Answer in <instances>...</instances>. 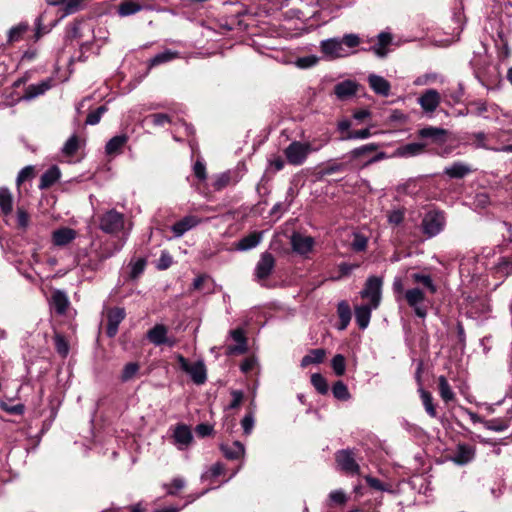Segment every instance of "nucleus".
<instances>
[{
	"label": "nucleus",
	"mask_w": 512,
	"mask_h": 512,
	"mask_svg": "<svg viewBox=\"0 0 512 512\" xmlns=\"http://www.w3.org/2000/svg\"><path fill=\"white\" fill-rule=\"evenodd\" d=\"M319 57L315 55H307L297 58L295 64L301 69H307L315 66L319 62Z\"/></svg>",
	"instance_id": "obj_52"
},
{
	"label": "nucleus",
	"mask_w": 512,
	"mask_h": 512,
	"mask_svg": "<svg viewBox=\"0 0 512 512\" xmlns=\"http://www.w3.org/2000/svg\"><path fill=\"white\" fill-rule=\"evenodd\" d=\"M61 173L57 166L50 167L47 171H45L41 178L39 183L40 189H47L51 187L53 184H55L58 179L60 178Z\"/></svg>",
	"instance_id": "obj_33"
},
{
	"label": "nucleus",
	"mask_w": 512,
	"mask_h": 512,
	"mask_svg": "<svg viewBox=\"0 0 512 512\" xmlns=\"http://www.w3.org/2000/svg\"><path fill=\"white\" fill-rule=\"evenodd\" d=\"M378 148H379L378 144L368 143V144L362 145L360 147H357V148L351 150L348 153V157L351 160L367 159L366 164H372V163L378 162V161L386 158L385 152H378L374 156L370 157V155L372 153H374L375 151H377Z\"/></svg>",
	"instance_id": "obj_6"
},
{
	"label": "nucleus",
	"mask_w": 512,
	"mask_h": 512,
	"mask_svg": "<svg viewBox=\"0 0 512 512\" xmlns=\"http://www.w3.org/2000/svg\"><path fill=\"white\" fill-rule=\"evenodd\" d=\"M0 408L11 415H22L25 412V406L22 403L11 405L8 401H0Z\"/></svg>",
	"instance_id": "obj_48"
},
{
	"label": "nucleus",
	"mask_w": 512,
	"mask_h": 512,
	"mask_svg": "<svg viewBox=\"0 0 512 512\" xmlns=\"http://www.w3.org/2000/svg\"><path fill=\"white\" fill-rule=\"evenodd\" d=\"M411 278L415 283L422 284L431 294L436 293L437 286L433 282V279L430 275L414 273L411 275Z\"/></svg>",
	"instance_id": "obj_40"
},
{
	"label": "nucleus",
	"mask_w": 512,
	"mask_h": 512,
	"mask_svg": "<svg viewBox=\"0 0 512 512\" xmlns=\"http://www.w3.org/2000/svg\"><path fill=\"white\" fill-rule=\"evenodd\" d=\"M140 365L137 362L127 363L122 370L120 379L122 382H128L132 380L139 372Z\"/></svg>",
	"instance_id": "obj_42"
},
{
	"label": "nucleus",
	"mask_w": 512,
	"mask_h": 512,
	"mask_svg": "<svg viewBox=\"0 0 512 512\" xmlns=\"http://www.w3.org/2000/svg\"><path fill=\"white\" fill-rule=\"evenodd\" d=\"M335 460L338 467L347 474H358L360 467L355 461L352 450L343 449L335 454Z\"/></svg>",
	"instance_id": "obj_11"
},
{
	"label": "nucleus",
	"mask_w": 512,
	"mask_h": 512,
	"mask_svg": "<svg viewBox=\"0 0 512 512\" xmlns=\"http://www.w3.org/2000/svg\"><path fill=\"white\" fill-rule=\"evenodd\" d=\"M326 143L327 140L318 142H301L295 140L284 149V155L289 164L300 166L305 163L310 153L319 151Z\"/></svg>",
	"instance_id": "obj_3"
},
{
	"label": "nucleus",
	"mask_w": 512,
	"mask_h": 512,
	"mask_svg": "<svg viewBox=\"0 0 512 512\" xmlns=\"http://www.w3.org/2000/svg\"><path fill=\"white\" fill-rule=\"evenodd\" d=\"M178 364L184 372L190 375L192 381L197 385H202L206 382L207 373L206 367L202 361L190 363L182 355L177 356Z\"/></svg>",
	"instance_id": "obj_5"
},
{
	"label": "nucleus",
	"mask_w": 512,
	"mask_h": 512,
	"mask_svg": "<svg viewBox=\"0 0 512 512\" xmlns=\"http://www.w3.org/2000/svg\"><path fill=\"white\" fill-rule=\"evenodd\" d=\"M362 43L358 34L348 33L342 37H333L320 41L319 49L326 60L345 58L355 53V48Z\"/></svg>",
	"instance_id": "obj_2"
},
{
	"label": "nucleus",
	"mask_w": 512,
	"mask_h": 512,
	"mask_svg": "<svg viewBox=\"0 0 512 512\" xmlns=\"http://www.w3.org/2000/svg\"><path fill=\"white\" fill-rule=\"evenodd\" d=\"M146 261L145 259L136 260L131 266V277L137 278L141 273H143L145 269Z\"/></svg>",
	"instance_id": "obj_62"
},
{
	"label": "nucleus",
	"mask_w": 512,
	"mask_h": 512,
	"mask_svg": "<svg viewBox=\"0 0 512 512\" xmlns=\"http://www.w3.org/2000/svg\"><path fill=\"white\" fill-rule=\"evenodd\" d=\"M100 229L107 234H116L123 231V237L119 242L113 243L112 247H105L104 251L99 255L101 261L106 260L124 247L126 240L131 231V223L126 228V219L124 214L115 209H110L100 217Z\"/></svg>",
	"instance_id": "obj_1"
},
{
	"label": "nucleus",
	"mask_w": 512,
	"mask_h": 512,
	"mask_svg": "<svg viewBox=\"0 0 512 512\" xmlns=\"http://www.w3.org/2000/svg\"><path fill=\"white\" fill-rule=\"evenodd\" d=\"M254 414L252 412L247 413L241 420V426L245 435H249L254 428Z\"/></svg>",
	"instance_id": "obj_56"
},
{
	"label": "nucleus",
	"mask_w": 512,
	"mask_h": 512,
	"mask_svg": "<svg viewBox=\"0 0 512 512\" xmlns=\"http://www.w3.org/2000/svg\"><path fill=\"white\" fill-rule=\"evenodd\" d=\"M373 309L375 308L372 304L355 307V321L360 329L364 330L368 327Z\"/></svg>",
	"instance_id": "obj_28"
},
{
	"label": "nucleus",
	"mask_w": 512,
	"mask_h": 512,
	"mask_svg": "<svg viewBox=\"0 0 512 512\" xmlns=\"http://www.w3.org/2000/svg\"><path fill=\"white\" fill-rule=\"evenodd\" d=\"M78 138L75 135H72L64 144L62 148V153L66 156H72L78 150Z\"/></svg>",
	"instance_id": "obj_53"
},
{
	"label": "nucleus",
	"mask_w": 512,
	"mask_h": 512,
	"mask_svg": "<svg viewBox=\"0 0 512 512\" xmlns=\"http://www.w3.org/2000/svg\"><path fill=\"white\" fill-rule=\"evenodd\" d=\"M128 141V136L125 134L116 135L112 137L105 146V152L107 155H117L119 154L123 147L126 145Z\"/></svg>",
	"instance_id": "obj_31"
},
{
	"label": "nucleus",
	"mask_w": 512,
	"mask_h": 512,
	"mask_svg": "<svg viewBox=\"0 0 512 512\" xmlns=\"http://www.w3.org/2000/svg\"><path fill=\"white\" fill-rule=\"evenodd\" d=\"M263 232H252L249 235L241 238L237 244L236 249L239 251H248L257 247L262 240Z\"/></svg>",
	"instance_id": "obj_29"
},
{
	"label": "nucleus",
	"mask_w": 512,
	"mask_h": 512,
	"mask_svg": "<svg viewBox=\"0 0 512 512\" xmlns=\"http://www.w3.org/2000/svg\"><path fill=\"white\" fill-rule=\"evenodd\" d=\"M55 348L57 352L65 357L69 352V346L63 336L57 334L54 338Z\"/></svg>",
	"instance_id": "obj_58"
},
{
	"label": "nucleus",
	"mask_w": 512,
	"mask_h": 512,
	"mask_svg": "<svg viewBox=\"0 0 512 512\" xmlns=\"http://www.w3.org/2000/svg\"><path fill=\"white\" fill-rule=\"evenodd\" d=\"M77 236V232L69 227H61L52 232L51 240L54 246L64 247L70 244Z\"/></svg>",
	"instance_id": "obj_18"
},
{
	"label": "nucleus",
	"mask_w": 512,
	"mask_h": 512,
	"mask_svg": "<svg viewBox=\"0 0 512 512\" xmlns=\"http://www.w3.org/2000/svg\"><path fill=\"white\" fill-rule=\"evenodd\" d=\"M107 335L114 337L118 332V326L125 318V311L122 308H114L108 312Z\"/></svg>",
	"instance_id": "obj_22"
},
{
	"label": "nucleus",
	"mask_w": 512,
	"mask_h": 512,
	"mask_svg": "<svg viewBox=\"0 0 512 512\" xmlns=\"http://www.w3.org/2000/svg\"><path fill=\"white\" fill-rule=\"evenodd\" d=\"M186 485V481L182 477H175L172 479L171 484H165L164 488L168 495L174 496L177 492L183 489Z\"/></svg>",
	"instance_id": "obj_47"
},
{
	"label": "nucleus",
	"mask_w": 512,
	"mask_h": 512,
	"mask_svg": "<svg viewBox=\"0 0 512 512\" xmlns=\"http://www.w3.org/2000/svg\"><path fill=\"white\" fill-rule=\"evenodd\" d=\"M51 88L50 80H44L36 84H31L25 89L23 95L24 100H32L40 95H43Z\"/></svg>",
	"instance_id": "obj_30"
},
{
	"label": "nucleus",
	"mask_w": 512,
	"mask_h": 512,
	"mask_svg": "<svg viewBox=\"0 0 512 512\" xmlns=\"http://www.w3.org/2000/svg\"><path fill=\"white\" fill-rule=\"evenodd\" d=\"M358 84L352 80H344L334 87V93L338 99L344 100L357 93Z\"/></svg>",
	"instance_id": "obj_25"
},
{
	"label": "nucleus",
	"mask_w": 512,
	"mask_h": 512,
	"mask_svg": "<svg viewBox=\"0 0 512 512\" xmlns=\"http://www.w3.org/2000/svg\"><path fill=\"white\" fill-rule=\"evenodd\" d=\"M232 339L236 342L235 345L227 347L226 353L228 355L243 354L247 350L246 337L242 329H235L230 332Z\"/></svg>",
	"instance_id": "obj_23"
},
{
	"label": "nucleus",
	"mask_w": 512,
	"mask_h": 512,
	"mask_svg": "<svg viewBox=\"0 0 512 512\" xmlns=\"http://www.w3.org/2000/svg\"><path fill=\"white\" fill-rule=\"evenodd\" d=\"M446 225L445 214L440 210L428 211L421 222V228L424 235L428 238L437 236L444 230Z\"/></svg>",
	"instance_id": "obj_4"
},
{
	"label": "nucleus",
	"mask_w": 512,
	"mask_h": 512,
	"mask_svg": "<svg viewBox=\"0 0 512 512\" xmlns=\"http://www.w3.org/2000/svg\"><path fill=\"white\" fill-rule=\"evenodd\" d=\"M70 302L65 292L56 290L52 293L50 305L58 315H64Z\"/></svg>",
	"instance_id": "obj_26"
},
{
	"label": "nucleus",
	"mask_w": 512,
	"mask_h": 512,
	"mask_svg": "<svg viewBox=\"0 0 512 512\" xmlns=\"http://www.w3.org/2000/svg\"><path fill=\"white\" fill-rule=\"evenodd\" d=\"M333 396L341 401H346L350 399L351 395L348 391L346 384L342 381H337L332 387Z\"/></svg>",
	"instance_id": "obj_44"
},
{
	"label": "nucleus",
	"mask_w": 512,
	"mask_h": 512,
	"mask_svg": "<svg viewBox=\"0 0 512 512\" xmlns=\"http://www.w3.org/2000/svg\"><path fill=\"white\" fill-rule=\"evenodd\" d=\"M371 136L369 128H364L355 131H348L347 134L341 136V140H355V139H367Z\"/></svg>",
	"instance_id": "obj_49"
},
{
	"label": "nucleus",
	"mask_w": 512,
	"mask_h": 512,
	"mask_svg": "<svg viewBox=\"0 0 512 512\" xmlns=\"http://www.w3.org/2000/svg\"><path fill=\"white\" fill-rule=\"evenodd\" d=\"M275 267V258L270 252H263L254 269L255 280L259 283L266 281Z\"/></svg>",
	"instance_id": "obj_7"
},
{
	"label": "nucleus",
	"mask_w": 512,
	"mask_h": 512,
	"mask_svg": "<svg viewBox=\"0 0 512 512\" xmlns=\"http://www.w3.org/2000/svg\"><path fill=\"white\" fill-rule=\"evenodd\" d=\"M329 500L336 505H344L347 502V496L343 490H333L329 493Z\"/></svg>",
	"instance_id": "obj_57"
},
{
	"label": "nucleus",
	"mask_w": 512,
	"mask_h": 512,
	"mask_svg": "<svg viewBox=\"0 0 512 512\" xmlns=\"http://www.w3.org/2000/svg\"><path fill=\"white\" fill-rule=\"evenodd\" d=\"M424 145L421 143H408L398 148L397 152L402 157H411L423 152Z\"/></svg>",
	"instance_id": "obj_39"
},
{
	"label": "nucleus",
	"mask_w": 512,
	"mask_h": 512,
	"mask_svg": "<svg viewBox=\"0 0 512 512\" xmlns=\"http://www.w3.org/2000/svg\"><path fill=\"white\" fill-rule=\"evenodd\" d=\"M438 388L440 397L444 402L448 403L454 400L455 393L453 392L445 376L438 377Z\"/></svg>",
	"instance_id": "obj_37"
},
{
	"label": "nucleus",
	"mask_w": 512,
	"mask_h": 512,
	"mask_svg": "<svg viewBox=\"0 0 512 512\" xmlns=\"http://www.w3.org/2000/svg\"><path fill=\"white\" fill-rule=\"evenodd\" d=\"M225 467L221 462L213 464L205 473L202 475V479H215L224 473Z\"/></svg>",
	"instance_id": "obj_50"
},
{
	"label": "nucleus",
	"mask_w": 512,
	"mask_h": 512,
	"mask_svg": "<svg viewBox=\"0 0 512 512\" xmlns=\"http://www.w3.org/2000/svg\"><path fill=\"white\" fill-rule=\"evenodd\" d=\"M241 177L238 170H227L214 176L212 186L215 191H221L230 185H236Z\"/></svg>",
	"instance_id": "obj_12"
},
{
	"label": "nucleus",
	"mask_w": 512,
	"mask_h": 512,
	"mask_svg": "<svg viewBox=\"0 0 512 512\" xmlns=\"http://www.w3.org/2000/svg\"><path fill=\"white\" fill-rule=\"evenodd\" d=\"M201 223V219L194 215H187L174 223L171 227V231L175 238L182 237L186 232L196 227Z\"/></svg>",
	"instance_id": "obj_15"
},
{
	"label": "nucleus",
	"mask_w": 512,
	"mask_h": 512,
	"mask_svg": "<svg viewBox=\"0 0 512 512\" xmlns=\"http://www.w3.org/2000/svg\"><path fill=\"white\" fill-rule=\"evenodd\" d=\"M473 171V168L469 164L462 161H455L444 168L443 174L450 179H463Z\"/></svg>",
	"instance_id": "obj_17"
},
{
	"label": "nucleus",
	"mask_w": 512,
	"mask_h": 512,
	"mask_svg": "<svg viewBox=\"0 0 512 512\" xmlns=\"http://www.w3.org/2000/svg\"><path fill=\"white\" fill-rule=\"evenodd\" d=\"M17 222L18 226L22 229H26L29 225V215L23 208L17 209Z\"/></svg>",
	"instance_id": "obj_63"
},
{
	"label": "nucleus",
	"mask_w": 512,
	"mask_h": 512,
	"mask_svg": "<svg viewBox=\"0 0 512 512\" xmlns=\"http://www.w3.org/2000/svg\"><path fill=\"white\" fill-rule=\"evenodd\" d=\"M315 241L310 236H303L294 233L291 237V246L295 253L301 256H307L313 249Z\"/></svg>",
	"instance_id": "obj_14"
},
{
	"label": "nucleus",
	"mask_w": 512,
	"mask_h": 512,
	"mask_svg": "<svg viewBox=\"0 0 512 512\" xmlns=\"http://www.w3.org/2000/svg\"><path fill=\"white\" fill-rule=\"evenodd\" d=\"M171 264H172V257L169 254V252L162 251L160 258L158 259V262H157V268L159 270H165V269L169 268L171 266Z\"/></svg>",
	"instance_id": "obj_61"
},
{
	"label": "nucleus",
	"mask_w": 512,
	"mask_h": 512,
	"mask_svg": "<svg viewBox=\"0 0 512 512\" xmlns=\"http://www.w3.org/2000/svg\"><path fill=\"white\" fill-rule=\"evenodd\" d=\"M483 426L490 431L502 432L508 429L509 422L501 418H494L483 421Z\"/></svg>",
	"instance_id": "obj_41"
},
{
	"label": "nucleus",
	"mask_w": 512,
	"mask_h": 512,
	"mask_svg": "<svg viewBox=\"0 0 512 512\" xmlns=\"http://www.w3.org/2000/svg\"><path fill=\"white\" fill-rule=\"evenodd\" d=\"M440 94L435 89L426 90L419 98L418 103L426 113H432L440 104Z\"/></svg>",
	"instance_id": "obj_16"
},
{
	"label": "nucleus",
	"mask_w": 512,
	"mask_h": 512,
	"mask_svg": "<svg viewBox=\"0 0 512 512\" xmlns=\"http://www.w3.org/2000/svg\"><path fill=\"white\" fill-rule=\"evenodd\" d=\"M311 383L318 393L324 395L328 392V384L326 379L319 373H314L311 376Z\"/></svg>",
	"instance_id": "obj_45"
},
{
	"label": "nucleus",
	"mask_w": 512,
	"mask_h": 512,
	"mask_svg": "<svg viewBox=\"0 0 512 512\" xmlns=\"http://www.w3.org/2000/svg\"><path fill=\"white\" fill-rule=\"evenodd\" d=\"M382 283V278L371 276L366 280L365 287L361 291V297L368 298L374 308L380 304Z\"/></svg>",
	"instance_id": "obj_9"
},
{
	"label": "nucleus",
	"mask_w": 512,
	"mask_h": 512,
	"mask_svg": "<svg viewBox=\"0 0 512 512\" xmlns=\"http://www.w3.org/2000/svg\"><path fill=\"white\" fill-rule=\"evenodd\" d=\"M193 172L199 181L203 182L207 179L206 165L202 159H197L194 163Z\"/></svg>",
	"instance_id": "obj_54"
},
{
	"label": "nucleus",
	"mask_w": 512,
	"mask_h": 512,
	"mask_svg": "<svg viewBox=\"0 0 512 512\" xmlns=\"http://www.w3.org/2000/svg\"><path fill=\"white\" fill-rule=\"evenodd\" d=\"M326 351L322 348L312 349L301 360V367L305 368L311 364H320L323 362Z\"/></svg>",
	"instance_id": "obj_35"
},
{
	"label": "nucleus",
	"mask_w": 512,
	"mask_h": 512,
	"mask_svg": "<svg viewBox=\"0 0 512 512\" xmlns=\"http://www.w3.org/2000/svg\"><path fill=\"white\" fill-rule=\"evenodd\" d=\"M141 5L133 2L127 1L123 2L118 7V14L122 17L133 15L141 10Z\"/></svg>",
	"instance_id": "obj_43"
},
{
	"label": "nucleus",
	"mask_w": 512,
	"mask_h": 512,
	"mask_svg": "<svg viewBox=\"0 0 512 512\" xmlns=\"http://www.w3.org/2000/svg\"><path fill=\"white\" fill-rule=\"evenodd\" d=\"M493 272L499 277H507L512 274V254L501 256L493 266Z\"/></svg>",
	"instance_id": "obj_32"
},
{
	"label": "nucleus",
	"mask_w": 512,
	"mask_h": 512,
	"mask_svg": "<svg viewBox=\"0 0 512 512\" xmlns=\"http://www.w3.org/2000/svg\"><path fill=\"white\" fill-rule=\"evenodd\" d=\"M173 439L178 449H186L193 440L192 432L187 425L179 424L174 429Z\"/></svg>",
	"instance_id": "obj_20"
},
{
	"label": "nucleus",
	"mask_w": 512,
	"mask_h": 512,
	"mask_svg": "<svg viewBox=\"0 0 512 512\" xmlns=\"http://www.w3.org/2000/svg\"><path fill=\"white\" fill-rule=\"evenodd\" d=\"M220 450L225 458L229 460H237L243 458L245 455V447L239 441H234L231 445L221 444Z\"/></svg>",
	"instance_id": "obj_27"
},
{
	"label": "nucleus",
	"mask_w": 512,
	"mask_h": 512,
	"mask_svg": "<svg viewBox=\"0 0 512 512\" xmlns=\"http://www.w3.org/2000/svg\"><path fill=\"white\" fill-rule=\"evenodd\" d=\"M391 43L392 35L388 32H381L377 36L376 43L367 50L373 52L379 58H384L390 51Z\"/></svg>",
	"instance_id": "obj_19"
},
{
	"label": "nucleus",
	"mask_w": 512,
	"mask_h": 512,
	"mask_svg": "<svg viewBox=\"0 0 512 512\" xmlns=\"http://www.w3.org/2000/svg\"><path fill=\"white\" fill-rule=\"evenodd\" d=\"M420 397L423 403V406L425 408L426 413L432 417L435 418L437 416L436 407L433 403V397L430 392L426 391L422 387L419 388Z\"/></svg>",
	"instance_id": "obj_38"
},
{
	"label": "nucleus",
	"mask_w": 512,
	"mask_h": 512,
	"mask_svg": "<svg viewBox=\"0 0 512 512\" xmlns=\"http://www.w3.org/2000/svg\"><path fill=\"white\" fill-rule=\"evenodd\" d=\"M0 210L5 216L13 211V195L6 187L0 188Z\"/></svg>",
	"instance_id": "obj_34"
},
{
	"label": "nucleus",
	"mask_w": 512,
	"mask_h": 512,
	"mask_svg": "<svg viewBox=\"0 0 512 512\" xmlns=\"http://www.w3.org/2000/svg\"><path fill=\"white\" fill-rule=\"evenodd\" d=\"M106 107L104 105L98 107L96 110L90 112L87 115L85 123L88 125H96L99 123L102 115L106 112Z\"/></svg>",
	"instance_id": "obj_55"
},
{
	"label": "nucleus",
	"mask_w": 512,
	"mask_h": 512,
	"mask_svg": "<svg viewBox=\"0 0 512 512\" xmlns=\"http://www.w3.org/2000/svg\"><path fill=\"white\" fill-rule=\"evenodd\" d=\"M404 298L407 304L413 309L416 316L425 318L427 315V308L423 305L425 300L424 292L419 288L408 289L404 293Z\"/></svg>",
	"instance_id": "obj_8"
},
{
	"label": "nucleus",
	"mask_w": 512,
	"mask_h": 512,
	"mask_svg": "<svg viewBox=\"0 0 512 512\" xmlns=\"http://www.w3.org/2000/svg\"><path fill=\"white\" fill-rule=\"evenodd\" d=\"M331 366L337 376L343 375L346 369L345 357L341 354L335 355L332 358Z\"/></svg>",
	"instance_id": "obj_51"
},
{
	"label": "nucleus",
	"mask_w": 512,
	"mask_h": 512,
	"mask_svg": "<svg viewBox=\"0 0 512 512\" xmlns=\"http://www.w3.org/2000/svg\"><path fill=\"white\" fill-rule=\"evenodd\" d=\"M351 246L356 252L364 251L367 247V239L361 235H356Z\"/></svg>",
	"instance_id": "obj_64"
},
{
	"label": "nucleus",
	"mask_w": 512,
	"mask_h": 512,
	"mask_svg": "<svg viewBox=\"0 0 512 512\" xmlns=\"http://www.w3.org/2000/svg\"><path fill=\"white\" fill-rule=\"evenodd\" d=\"M444 133L443 129L426 127L419 131V135L423 138H437Z\"/></svg>",
	"instance_id": "obj_60"
},
{
	"label": "nucleus",
	"mask_w": 512,
	"mask_h": 512,
	"mask_svg": "<svg viewBox=\"0 0 512 512\" xmlns=\"http://www.w3.org/2000/svg\"><path fill=\"white\" fill-rule=\"evenodd\" d=\"M168 330L163 324H156L147 332V339L155 346L167 344L172 347L175 345V340L167 337Z\"/></svg>",
	"instance_id": "obj_13"
},
{
	"label": "nucleus",
	"mask_w": 512,
	"mask_h": 512,
	"mask_svg": "<svg viewBox=\"0 0 512 512\" xmlns=\"http://www.w3.org/2000/svg\"><path fill=\"white\" fill-rule=\"evenodd\" d=\"M180 58V52L171 49H165L164 51L156 54L154 57L148 60L147 68L148 71L154 67L172 62L175 59Z\"/></svg>",
	"instance_id": "obj_21"
},
{
	"label": "nucleus",
	"mask_w": 512,
	"mask_h": 512,
	"mask_svg": "<svg viewBox=\"0 0 512 512\" xmlns=\"http://www.w3.org/2000/svg\"><path fill=\"white\" fill-rule=\"evenodd\" d=\"M474 453L472 449L465 445H460L458 447V452L456 455V462L459 464H465L472 460Z\"/></svg>",
	"instance_id": "obj_46"
},
{
	"label": "nucleus",
	"mask_w": 512,
	"mask_h": 512,
	"mask_svg": "<svg viewBox=\"0 0 512 512\" xmlns=\"http://www.w3.org/2000/svg\"><path fill=\"white\" fill-rule=\"evenodd\" d=\"M491 311L490 301L486 296L467 298V313L472 318L486 316Z\"/></svg>",
	"instance_id": "obj_10"
},
{
	"label": "nucleus",
	"mask_w": 512,
	"mask_h": 512,
	"mask_svg": "<svg viewBox=\"0 0 512 512\" xmlns=\"http://www.w3.org/2000/svg\"><path fill=\"white\" fill-rule=\"evenodd\" d=\"M34 176V167L33 166H26L23 169L20 170L18 173L16 182L18 185L22 184L28 179H31Z\"/></svg>",
	"instance_id": "obj_59"
},
{
	"label": "nucleus",
	"mask_w": 512,
	"mask_h": 512,
	"mask_svg": "<svg viewBox=\"0 0 512 512\" xmlns=\"http://www.w3.org/2000/svg\"><path fill=\"white\" fill-rule=\"evenodd\" d=\"M337 313L340 320L339 329L344 330L350 323L351 320V309L346 301H341L337 306Z\"/></svg>",
	"instance_id": "obj_36"
},
{
	"label": "nucleus",
	"mask_w": 512,
	"mask_h": 512,
	"mask_svg": "<svg viewBox=\"0 0 512 512\" xmlns=\"http://www.w3.org/2000/svg\"><path fill=\"white\" fill-rule=\"evenodd\" d=\"M368 83L370 88L378 95L387 97L390 93L391 85L382 76L371 74L368 76Z\"/></svg>",
	"instance_id": "obj_24"
}]
</instances>
